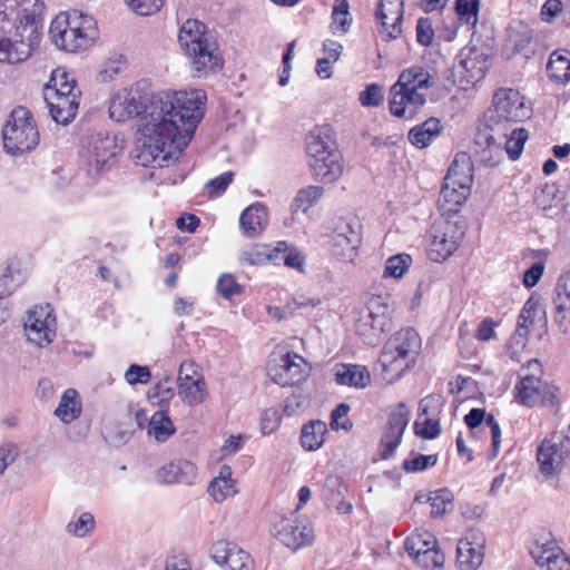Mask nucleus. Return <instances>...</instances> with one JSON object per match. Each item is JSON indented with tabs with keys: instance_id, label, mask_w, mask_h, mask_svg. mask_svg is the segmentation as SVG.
<instances>
[{
	"instance_id": "40",
	"label": "nucleus",
	"mask_w": 570,
	"mask_h": 570,
	"mask_svg": "<svg viewBox=\"0 0 570 570\" xmlns=\"http://www.w3.org/2000/svg\"><path fill=\"white\" fill-rule=\"evenodd\" d=\"M361 245V238L353 235L352 238L344 236V234H332L331 247L332 253L345 261L352 262L357 255V248Z\"/></svg>"
},
{
	"instance_id": "13",
	"label": "nucleus",
	"mask_w": 570,
	"mask_h": 570,
	"mask_svg": "<svg viewBox=\"0 0 570 570\" xmlns=\"http://www.w3.org/2000/svg\"><path fill=\"white\" fill-rule=\"evenodd\" d=\"M120 151L115 136L98 132L92 135L87 147V173L90 177H98L109 170Z\"/></svg>"
},
{
	"instance_id": "22",
	"label": "nucleus",
	"mask_w": 570,
	"mask_h": 570,
	"mask_svg": "<svg viewBox=\"0 0 570 570\" xmlns=\"http://www.w3.org/2000/svg\"><path fill=\"white\" fill-rule=\"evenodd\" d=\"M503 137L505 139L504 141V149L507 154L509 155L511 160H517L524 147V144L528 139V132L523 128L512 129L511 135L508 136L507 131H500V132H479L476 138V144H480L481 139H484V142L487 144L488 148H495L500 149L502 142L498 141V138Z\"/></svg>"
},
{
	"instance_id": "25",
	"label": "nucleus",
	"mask_w": 570,
	"mask_h": 570,
	"mask_svg": "<svg viewBox=\"0 0 570 570\" xmlns=\"http://www.w3.org/2000/svg\"><path fill=\"white\" fill-rule=\"evenodd\" d=\"M287 249L286 242H277L275 245L256 244L242 250L240 261L248 265H263L267 262L277 264L281 253Z\"/></svg>"
},
{
	"instance_id": "41",
	"label": "nucleus",
	"mask_w": 570,
	"mask_h": 570,
	"mask_svg": "<svg viewBox=\"0 0 570 570\" xmlns=\"http://www.w3.org/2000/svg\"><path fill=\"white\" fill-rule=\"evenodd\" d=\"M438 543L433 533L428 530H417L409 535L404 542V549L411 558H416Z\"/></svg>"
},
{
	"instance_id": "55",
	"label": "nucleus",
	"mask_w": 570,
	"mask_h": 570,
	"mask_svg": "<svg viewBox=\"0 0 570 570\" xmlns=\"http://www.w3.org/2000/svg\"><path fill=\"white\" fill-rule=\"evenodd\" d=\"M128 8L138 16H150L158 12L165 0H125Z\"/></svg>"
},
{
	"instance_id": "7",
	"label": "nucleus",
	"mask_w": 570,
	"mask_h": 570,
	"mask_svg": "<svg viewBox=\"0 0 570 570\" xmlns=\"http://www.w3.org/2000/svg\"><path fill=\"white\" fill-rule=\"evenodd\" d=\"M432 77L422 66H411L399 76L394 88L400 90L394 95V117L411 119L424 106L426 99L421 89L429 88Z\"/></svg>"
},
{
	"instance_id": "24",
	"label": "nucleus",
	"mask_w": 570,
	"mask_h": 570,
	"mask_svg": "<svg viewBox=\"0 0 570 570\" xmlns=\"http://www.w3.org/2000/svg\"><path fill=\"white\" fill-rule=\"evenodd\" d=\"M79 98L71 96H57V94H45V100L49 108L51 118L61 125L69 124L77 115Z\"/></svg>"
},
{
	"instance_id": "60",
	"label": "nucleus",
	"mask_w": 570,
	"mask_h": 570,
	"mask_svg": "<svg viewBox=\"0 0 570 570\" xmlns=\"http://www.w3.org/2000/svg\"><path fill=\"white\" fill-rule=\"evenodd\" d=\"M282 416L276 407L266 409L261 416V431L265 435H269L281 426Z\"/></svg>"
},
{
	"instance_id": "2",
	"label": "nucleus",
	"mask_w": 570,
	"mask_h": 570,
	"mask_svg": "<svg viewBox=\"0 0 570 570\" xmlns=\"http://www.w3.org/2000/svg\"><path fill=\"white\" fill-rule=\"evenodd\" d=\"M205 105L193 107L160 121L140 125L142 141L130 153L131 159L141 167H165L177 159L188 146L203 119Z\"/></svg>"
},
{
	"instance_id": "4",
	"label": "nucleus",
	"mask_w": 570,
	"mask_h": 570,
	"mask_svg": "<svg viewBox=\"0 0 570 570\" xmlns=\"http://www.w3.org/2000/svg\"><path fill=\"white\" fill-rule=\"evenodd\" d=\"M305 145L314 178L326 184L337 180L343 165L333 128L330 125L314 127L306 136Z\"/></svg>"
},
{
	"instance_id": "49",
	"label": "nucleus",
	"mask_w": 570,
	"mask_h": 570,
	"mask_svg": "<svg viewBox=\"0 0 570 570\" xmlns=\"http://www.w3.org/2000/svg\"><path fill=\"white\" fill-rule=\"evenodd\" d=\"M480 0H456L455 11L461 22L475 26L478 22V13Z\"/></svg>"
},
{
	"instance_id": "15",
	"label": "nucleus",
	"mask_w": 570,
	"mask_h": 570,
	"mask_svg": "<svg viewBox=\"0 0 570 570\" xmlns=\"http://www.w3.org/2000/svg\"><path fill=\"white\" fill-rule=\"evenodd\" d=\"M24 332L30 342L39 347L49 345L56 337V316L49 305L35 306L24 320Z\"/></svg>"
},
{
	"instance_id": "50",
	"label": "nucleus",
	"mask_w": 570,
	"mask_h": 570,
	"mask_svg": "<svg viewBox=\"0 0 570 570\" xmlns=\"http://www.w3.org/2000/svg\"><path fill=\"white\" fill-rule=\"evenodd\" d=\"M243 286L237 283L234 275L225 273L222 274L217 281V292L226 299H232L243 293Z\"/></svg>"
},
{
	"instance_id": "64",
	"label": "nucleus",
	"mask_w": 570,
	"mask_h": 570,
	"mask_svg": "<svg viewBox=\"0 0 570 570\" xmlns=\"http://www.w3.org/2000/svg\"><path fill=\"white\" fill-rule=\"evenodd\" d=\"M150 377V368L144 365L132 364L128 367V370L125 373V380L130 385H135L138 383L146 384L149 382Z\"/></svg>"
},
{
	"instance_id": "16",
	"label": "nucleus",
	"mask_w": 570,
	"mask_h": 570,
	"mask_svg": "<svg viewBox=\"0 0 570 570\" xmlns=\"http://www.w3.org/2000/svg\"><path fill=\"white\" fill-rule=\"evenodd\" d=\"M421 348L422 340L413 327L401 328L394 334V370L397 364L401 367L394 381L415 366Z\"/></svg>"
},
{
	"instance_id": "34",
	"label": "nucleus",
	"mask_w": 570,
	"mask_h": 570,
	"mask_svg": "<svg viewBox=\"0 0 570 570\" xmlns=\"http://www.w3.org/2000/svg\"><path fill=\"white\" fill-rule=\"evenodd\" d=\"M327 433L326 423L321 420H314L305 423L301 431V444L306 451L318 450Z\"/></svg>"
},
{
	"instance_id": "42",
	"label": "nucleus",
	"mask_w": 570,
	"mask_h": 570,
	"mask_svg": "<svg viewBox=\"0 0 570 570\" xmlns=\"http://www.w3.org/2000/svg\"><path fill=\"white\" fill-rule=\"evenodd\" d=\"M426 502L431 505V517L438 518L453 507V495L448 489H440L431 492L426 498Z\"/></svg>"
},
{
	"instance_id": "44",
	"label": "nucleus",
	"mask_w": 570,
	"mask_h": 570,
	"mask_svg": "<svg viewBox=\"0 0 570 570\" xmlns=\"http://www.w3.org/2000/svg\"><path fill=\"white\" fill-rule=\"evenodd\" d=\"M438 462L436 454L411 453L403 462L402 468L406 473H415L432 468Z\"/></svg>"
},
{
	"instance_id": "20",
	"label": "nucleus",
	"mask_w": 570,
	"mask_h": 570,
	"mask_svg": "<svg viewBox=\"0 0 570 570\" xmlns=\"http://www.w3.org/2000/svg\"><path fill=\"white\" fill-rule=\"evenodd\" d=\"M485 537L482 531L471 529L459 540L456 564L460 570H478L484 559Z\"/></svg>"
},
{
	"instance_id": "58",
	"label": "nucleus",
	"mask_w": 570,
	"mask_h": 570,
	"mask_svg": "<svg viewBox=\"0 0 570 570\" xmlns=\"http://www.w3.org/2000/svg\"><path fill=\"white\" fill-rule=\"evenodd\" d=\"M333 234H344V236L348 238H352L353 235H356V238L362 239V225L357 217H344L338 220Z\"/></svg>"
},
{
	"instance_id": "56",
	"label": "nucleus",
	"mask_w": 570,
	"mask_h": 570,
	"mask_svg": "<svg viewBox=\"0 0 570 570\" xmlns=\"http://www.w3.org/2000/svg\"><path fill=\"white\" fill-rule=\"evenodd\" d=\"M208 491L216 502H222L237 493L235 482L226 480H213L208 487Z\"/></svg>"
},
{
	"instance_id": "45",
	"label": "nucleus",
	"mask_w": 570,
	"mask_h": 570,
	"mask_svg": "<svg viewBox=\"0 0 570 570\" xmlns=\"http://www.w3.org/2000/svg\"><path fill=\"white\" fill-rule=\"evenodd\" d=\"M347 0H336L332 11V28L334 31L347 32L352 23V17L348 12Z\"/></svg>"
},
{
	"instance_id": "46",
	"label": "nucleus",
	"mask_w": 570,
	"mask_h": 570,
	"mask_svg": "<svg viewBox=\"0 0 570 570\" xmlns=\"http://www.w3.org/2000/svg\"><path fill=\"white\" fill-rule=\"evenodd\" d=\"M343 481L340 476L331 474L324 480L321 495L328 504H336L343 498Z\"/></svg>"
},
{
	"instance_id": "6",
	"label": "nucleus",
	"mask_w": 570,
	"mask_h": 570,
	"mask_svg": "<svg viewBox=\"0 0 570 570\" xmlns=\"http://www.w3.org/2000/svg\"><path fill=\"white\" fill-rule=\"evenodd\" d=\"M178 41L190 60L194 76L222 67L215 43L206 36V26L197 19L186 20L178 33Z\"/></svg>"
},
{
	"instance_id": "1",
	"label": "nucleus",
	"mask_w": 570,
	"mask_h": 570,
	"mask_svg": "<svg viewBox=\"0 0 570 570\" xmlns=\"http://www.w3.org/2000/svg\"><path fill=\"white\" fill-rule=\"evenodd\" d=\"M206 94L202 89L190 91H164L153 95L146 81H138L130 88L115 92L109 102V117L122 122L139 118L140 125L160 121L168 117H177L193 107L205 105Z\"/></svg>"
},
{
	"instance_id": "3",
	"label": "nucleus",
	"mask_w": 570,
	"mask_h": 570,
	"mask_svg": "<svg viewBox=\"0 0 570 570\" xmlns=\"http://www.w3.org/2000/svg\"><path fill=\"white\" fill-rule=\"evenodd\" d=\"M43 8L41 0H0V62L18 63L27 59L23 31L36 22Z\"/></svg>"
},
{
	"instance_id": "27",
	"label": "nucleus",
	"mask_w": 570,
	"mask_h": 570,
	"mask_svg": "<svg viewBox=\"0 0 570 570\" xmlns=\"http://www.w3.org/2000/svg\"><path fill=\"white\" fill-rule=\"evenodd\" d=\"M531 556L540 568L546 570H570V563L564 552L553 544H537Z\"/></svg>"
},
{
	"instance_id": "51",
	"label": "nucleus",
	"mask_w": 570,
	"mask_h": 570,
	"mask_svg": "<svg viewBox=\"0 0 570 570\" xmlns=\"http://www.w3.org/2000/svg\"><path fill=\"white\" fill-rule=\"evenodd\" d=\"M541 313H543V311L540 308L538 302L531 298L528 299L518 317L517 328L530 331V326Z\"/></svg>"
},
{
	"instance_id": "57",
	"label": "nucleus",
	"mask_w": 570,
	"mask_h": 570,
	"mask_svg": "<svg viewBox=\"0 0 570 570\" xmlns=\"http://www.w3.org/2000/svg\"><path fill=\"white\" fill-rule=\"evenodd\" d=\"M358 100L363 107H379L384 100L383 87L377 83L367 85Z\"/></svg>"
},
{
	"instance_id": "63",
	"label": "nucleus",
	"mask_w": 570,
	"mask_h": 570,
	"mask_svg": "<svg viewBox=\"0 0 570 570\" xmlns=\"http://www.w3.org/2000/svg\"><path fill=\"white\" fill-rule=\"evenodd\" d=\"M414 428L417 435L428 440L435 439L441 432L439 421L431 417H425L423 421H416Z\"/></svg>"
},
{
	"instance_id": "23",
	"label": "nucleus",
	"mask_w": 570,
	"mask_h": 570,
	"mask_svg": "<svg viewBox=\"0 0 570 570\" xmlns=\"http://www.w3.org/2000/svg\"><path fill=\"white\" fill-rule=\"evenodd\" d=\"M196 475V465L191 461L184 459L174 460L163 465L157 473L159 481L166 484H191Z\"/></svg>"
},
{
	"instance_id": "54",
	"label": "nucleus",
	"mask_w": 570,
	"mask_h": 570,
	"mask_svg": "<svg viewBox=\"0 0 570 570\" xmlns=\"http://www.w3.org/2000/svg\"><path fill=\"white\" fill-rule=\"evenodd\" d=\"M392 0H380L375 10V18L377 21V31L382 40L389 41L392 38V31L387 24L390 10L386 6L391 4Z\"/></svg>"
},
{
	"instance_id": "53",
	"label": "nucleus",
	"mask_w": 570,
	"mask_h": 570,
	"mask_svg": "<svg viewBox=\"0 0 570 570\" xmlns=\"http://www.w3.org/2000/svg\"><path fill=\"white\" fill-rule=\"evenodd\" d=\"M529 330L515 328L507 344V352L512 360H517L527 346Z\"/></svg>"
},
{
	"instance_id": "10",
	"label": "nucleus",
	"mask_w": 570,
	"mask_h": 570,
	"mask_svg": "<svg viewBox=\"0 0 570 570\" xmlns=\"http://www.w3.org/2000/svg\"><path fill=\"white\" fill-rule=\"evenodd\" d=\"M3 148L8 154L18 155L32 150L39 144V131L31 112L24 107L14 108L3 128Z\"/></svg>"
},
{
	"instance_id": "32",
	"label": "nucleus",
	"mask_w": 570,
	"mask_h": 570,
	"mask_svg": "<svg viewBox=\"0 0 570 570\" xmlns=\"http://www.w3.org/2000/svg\"><path fill=\"white\" fill-rule=\"evenodd\" d=\"M490 429L492 438V456L495 458L500 451L501 429L492 414L485 415L482 409H472L465 416L464 422L470 429L478 428L482 422Z\"/></svg>"
},
{
	"instance_id": "21",
	"label": "nucleus",
	"mask_w": 570,
	"mask_h": 570,
	"mask_svg": "<svg viewBox=\"0 0 570 570\" xmlns=\"http://www.w3.org/2000/svg\"><path fill=\"white\" fill-rule=\"evenodd\" d=\"M303 357L297 354L283 355L278 363L271 361L267 365V374L273 382L281 386H292L304 380L305 373L302 364Z\"/></svg>"
},
{
	"instance_id": "8",
	"label": "nucleus",
	"mask_w": 570,
	"mask_h": 570,
	"mask_svg": "<svg viewBox=\"0 0 570 570\" xmlns=\"http://www.w3.org/2000/svg\"><path fill=\"white\" fill-rule=\"evenodd\" d=\"M531 107L515 89L501 88L493 96V107L487 112V126L492 132L508 131L514 122L529 119Z\"/></svg>"
},
{
	"instance_id": "37",
	"label": "nucleus",
	"mask_w": 570,
	"mask_h": 570,
	"mask_svg": "<svg viewBox=\"0 0 570 570\" xmlns=\"http://www.w3.org/2000/svg\"><path fill=\"white\" fill-rule=\"evenodd\" d=\"M323 195L324 188L322 186L309 185L298 189L291 203L292 214L298 212L307 213L309 208L318 203Z\"/></svg>"
},
{
	"instance_id": "36",
	"label": "nucleus",
	"mask_w": 570,
	"mask_h": 570,
	"mask_svg": "<svg viewBox=\"0 0 570 570\" xmlns=\"http://www.w3.org/2000/svg\"><path fill=\"white\" fill-rule=\"evenodd\" d=\"M45 94H57V96L61 97L75 94L76 97H80V90L77 88L75 79L62 69L52 71Z\"/></svg>"
},
{
	"instance_id": "39",
	"label": "nucleus",
	"mask_w": 570,
	"mask_h": 570,
	"mask_svg": "<svg viewBox=\"0 0 570 570\" xmlns=\"http://www.w3.org/2000/svg\"><path fill=\"white\" fill-rule=\"evenodd\" d=\"M550 78L558 83H567L570 81V53L568 51L553 52L550 56L548 66Z\"/></svg>"
},
{
	"instance_id": "29",
	"label": "nucleus",
	"mask_w": 570,
	"mask_h": 570,
	"mask_svg": "<svg viewBox=\"0 0 570 570\" xmlns=\"http://www.w3.org/2000/svg\"><path fill=\"white\" fill-rule=\"evenodd\" d=\"M470 194L471 189L465 187L461 188L444 180L438 200L440 210L443 215L458 213L460 207L466 202Z\"/></svg>"
},
{
	"instance_id": "18",
	"label": "nucleus",
	"mask_w": 570,
	"mask_h": 570,
	"mask_svg": "<svg viewBox=\"0 0 570 570\" xmlns=\"http://www.w3.org/2000/svg\"><path fill=\"white\" fill-rule=\"evenodd\" d=\"M178 395L181 401L194 406L200 404L206 397V382L198 366L193 361L181 362L178 371Z\"/></svg>"
},
{
	"instance_id": "38",
	"label": "nucleus",
	"mask_w": 570,
	"mask_h": 570,
	"mask_svg": "<svg viewBox=\"0 0 570 570\" xmlns=\"http://www.w3.org/2000/svg\"><path fill=\"white\" fill-rule=\"evenodd\" d=\"M148 435L157 442L167 441L176 432V428L165 411H156L148 422Z\"/></svg>"
},
{
	"instance_id": "12",
	"label": "nucleus",
	"mask_w": 570,
	"mask_h": 570,
	"mask_svg": "<svg viewBox=\"0 0 570 570\" xmlns=\"http://www.w3.org/2000/svg\"><path fill=\"white\" fill-rule=\"evenodd\" d=\"M391 297L386 295H373L368 302V312L371 326L373 331H379L384 335L385 345L381 352L377 365L382 373H387L392 365V351L389 347L392 330V309L390 307Z\"/></svg>"
},
{
	"instance_id": "11",
	"label": "nucleus",
	"mask_w": 570,
	"mask_h": 570,
	"mask_svg": "<svg viewBox=\"0 0 570 570\" xmlns=\"http://www.w3.org/2000/svg\"><path fill=\"white\" fill-rule=\"evenodd\" d=\"M570 461V436L556 432L541 441L537 449V463L541 482L557 478Z\"/></svg>"
},
{
	"instance_id": "30",
	"label": "nucleus",
	"mask_w": 570,
	"mask_h": 570,
	"mask_svg": "<svg viewBox=\"0 0 570 570\" xmlns=\"http://www.w3.org/2000/svg\"><path fill=\"white\" fill-rule=\"evenodd\" d=\"M267 224V209L256 203L247 207L239 217V225L245 235L254 237L259 235Z\"/></svg>"
},
{
	"instance_id": "48",
	"label": "nucleus",
	"mask_w": 570,
	"mask_h": 570,
	"mask_svg": "<svg viewBox=\"0 0 570 570\" xmlns=\"http://www.w3.org/2000/svg\"><path fill=\"white\" fill-rule=\"evenodd\" d=\"M424 551V553L422 552L420 556L414 558V561L417 566L425 570L441 569L443 567L445 557L444 553L439 549L438 543L430 548L429 551Z\"/></svg>"
},
{
	"instance_id": "28",
	"label": "nucleus",
	"mask_w": 570,
	"mask_h": 570,
	"mask_svg": "<svg viewBox=\"0 0 570 570\" xmlns=\"http://www.w3.org/2000/svg\"><path fill=\"white\" fill-rule=\"evenodd\" d=\"M444 180L450 181L451 185L471 189L473 184V161L471 157L465 153L458 154L452 161Z\"/></svg>"
},
{
	"instance_id": "17",
	"label": "nucleus",
	"mask_w": 570,
	"mask_h": 570,
	"mask_svg": "<svg viewBox=\"0 0 570 570\" xmlns=\"http://www.w3.org/2000/svg\"><path fill=\"white\" fill-rule=\"evenodd\" d=\"M488 70L487 55L475 48H463L454 65V76L459 79V86L468 89L470 86L483 79Z\"/></svg>"
},
{
	"instance_id": "26",
	"label": "nucleus",
	"mask_w": 570,
	"mask_h": 570,
	"mask_svg": "<svg viewBox=\"0 0 570 570\" xmlns=\"http://www.w3.org/2000/svg\"><path fill=\"white\" fill-rule=\"evenodd\" d=\"M334 380L338 385L354 389H365L371 383V373L361 364H337L334 368Z\"/></svg>"
},
{
	"instance_id": "19",
	"label": "nucleus",
	"mask_w": 570,
	"mask_h": 570,
	"mask_svg": "<svg viewBox=\"0 0 570 570\" xmlns=\"http://www.w3.org/2000/svg\"><path fill=\"white\" fill-rule=\"evenodd\" d=\"M275 537L292 551H297L314 541V531L307 521L281 517L274 522Z\"/></svg>"
},
{
	"instance_id": "35",
	"label": "nucleus",
	"mask_w": 570,
	"mask_h": 570,
	"mask_svg": "<svg viewBox=\"0 0 570 570\" xmlns=\"http://www.w3.org/2000/svg\"><path fill=\"white\" fill-rule=\"evenodd\" d=\"M441 131L440 120L430 118L424 122L413 127L409 131V140L417 148H424L439 136Z\"/></svg>"
},
{
	"instance_id": "62",
	"label": "nucleus",
	"mask_w": 570,
	"mask_h": 570,
	"mask_svg": "<svg viewBox=\"0 0 570 570\" xmlns=\"http://www.w3.org/2000/svg\"><path fill=\"white\" fill-rule=\"evenodd\" d=\"M225 566L229 570H250L252 559L246 551L235 546Z\"/></svg>"
},
{
	"instance_id": "52",
	"label": "nucleus",
	"mask_w": 570,
	"mask_h": 570,
	"mask_svg": "<svg viewBox=\"0 0 570 570\" xmlns=\"http://www.w3.org/2000/svg\"><path fill=\"white\" fill-rule=\"evenodd\" d=\"M126 66V58L121 53L111 55L100 70L102 81L112 80Z\"/></svg>"
},
{
	"instance_id": "33",
	"label": "nucleus",
	"mask_w": 570,
	"mask_h": 570,
	"mask_svg": "<svg viewBox=\"0 0 570 570\" xmlns=\"http://www.w3.org/2000/svg\"><path fill=\"white\" fill-rule=\"evenodd\" d=\"M82 412V403L79 393L75 389H67L59 401L53 414L62 423L70 424L77 420Z\"/></svg>"
},
{
	"instance_id": "43",
	"label": "nucleus",
	"mask_w": 570,
	"mask_h": 570,
	"mask_svg": "<svg viewBox=\"0 0 570 570\" xmlns=\"http://www.w3.org/2000/svg\"><path fill=\"white\" fill-rule=\"evenodd\" d=\"M559 188L554 184H546L535 194L537 205L544 212L552 210L561 205V197H559Z\"/></svg>"
},
{
	"instance_id": "59",
	"label": "nucleus",
	"mask_w": 570,
	"mask_h": 570,
	"mask_svg": "<svg viewBox=\"0 0 570 570\" xmlns=\"http://www.w3.org/2000/svg\"><path fill=\"white\" fill-rule=\"evenodd\" d=\"M350 405L346 403H340L331 414V428L332 430H345L350 431L353 426L352 422L346 417L350 412Z\"/></svg>"
},
{
	"instance_id": "9",
	"label": "nucleus",
	"mask_w": 570,
	"mask_h": 570,
	"mask_svg": "<svg viewBox=\"0 0 570 570\" xmlns=\"http://www.w3.org/2000/svg\"><path fill=\"white\" fill-rule=\"evenodd\" d=\"M542 368L538 360H530L519 372L515 400L528 407L554 405L558 402L559 389L541 380Z\"/></svg>"
},
{
	"instance_id": "31",
	"label": "nucleus",
	"mask_w": 570,
	"mask_h": 570,
	"mask_svg": "<svg viewBox=\"0 0 570 570\" xmlns=\"http://www.w3.org/2000/svg\"><path fill=\"white\" fill-rule=\"evenodd\" d=\"M553 306L556 322L561 326L570 322V271L561 275L554 288Z\"/></svg>"
},
{
	"instance_id": "61",
	"label": "nucleus",
	"mask_w": 570,
	"mask_h": 570,
	"mask_svg": "<svg viewBox=\"0 0 570 570\" xmlns=\"http://www.w3.org/2000/svg\"><path fill=\"white\" fill-rule=\"evenodd\" d=\"M234 174L232 171H226L220 176L210 179L206 184V190L209 198L219 197L233 181Z\"/></svg>"
},
{
	"instance_id": "14",
	"label": "nucleus",
	"mask_w": 570,
	"mask_h": 570,
	"mask_svg": "<svg viewBox=\"0 0 570 570\" xmlns=\"http://www.w3.org/2000/svg\"><path fill=\"white\" fill-rule=\"evenodd\" d=\"M463 233L450 220L435 222L430 232L428 254L433 262H443L459 247Z\"/></svg>"
},
{
	"instance_id": "47",
	"label": "nucleus",
	"mask_w": 570,
	"mask_h": 570,
	"mask_svg": "<svg viewBox=\"0 0 570 570\" xmlns=\"http://www.w3.org/2000/svg\"><path fill=\"white\" fill-rule=\"evenodd\" d=\"M95 518L90 512H82L77 520H71L66 525V531L76 538H85L95 529Z\"/></svg>"
},
{
	"instance_id": "5",
	"label": "nucleus",
	"mask_w": 570,
	"mask_h": 570,
	"mask_svg": "<svg viewBox=\"0 0 570 570\" xmlns=\"http://www.w3.org/2000/svg\"><path fill=\"white\" fill-rule=\"evenodd\" d=\"M49 37L58 49L78 52L94 43L98 29L92 17L73 10L60 13L51 21Z\"/></svg>"
}]
</instances>
